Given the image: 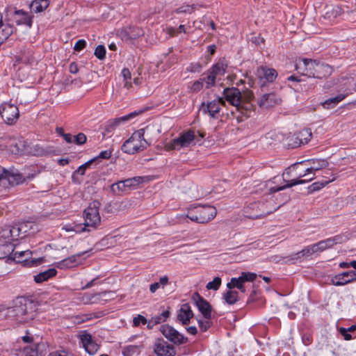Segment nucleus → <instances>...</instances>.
Returning <instances> with one entry per match:
<instances>
[{
	"label": "nucleus",
	"mask_w": 356,
	"mask_h": 356,
	"mask_svg": "<svg viewBox=\"0 0 356 356\" xmlns=\"http://www.w3.org/2000/svg\"><path fill=\"white\" fill-rule=\"evenodd\" d=\"M303 163H308L310 165V166L306 169L303 175H300L298 179L287 181V183L284 186L271 187L269 189L270 194L277 193L298 184H302L305 182L310 181L314 178V173L316 171L325 168L328 165L327 161L325 159H313L305 161Z\"/></svg>",
	"instance_id": "1"
},
{
	"label": "nucleus",
	"mask_w": 356,
	"mask_h": 356,
	"mask_svg": "<svg viewBox=\"0 0 356 356\" xmlns=\"http://www.w3.org/2000/svg\"><path fill=\"white\" fill-rule=\"evenodd\" d=\"M296 70L302 75L320 79L327 77L332 72L329 65L309 58H302L297 61Z\"/></svg>",
	"instance_id": "2"
},
{
	"label": "nucleus",
	"mask_w": 356,
	"mask_h": 356,
	"mask_svg": "<svg viewBox=\"0 0 356 356\" xmlns=\"http://www.w3.org/2000/svg\"><path fill=\"white\" fill-rule=\"evenodd\" d=\"M146 129H147V127L134 131L131 137L122 144V151L128 154H134L146 149L149 145L144 138Z\"/></svg>",
	"instance_id": "3"
},
{
	"label": "nucleus",
	"mask_w": 356,
	"mask_h": 356,
	"mask_svg": "<svg viewBox=\"0 0 356 356\" xmlns=\"http://www.w3.org/2000/svg\"><path fill=\"white\" fill-rule=\"evenodd\" d=\"M217 211L210 205H197L188 209L186 217L197 223H207L216 216Z\"/></svg>",
	"instance_id": "4"
},
{
	"label": "nucleus",
	"mask_w": 356,
	"mask_h": 356,
	"mask_svg": "<svg viewBox=\"0 0 356 356\" xmlns=\"http://www.w3.org/2000/svg\"><path fill=\"white\" fill-rule=\"evenodd\" d=\"M101 203L98 200L90 202L83 211L84 223L81 232H90L96 229L101 223L99 207Z\"/></svg>",
	"instance_id": "5"
},
{
	"label": "nucleus",
	"mask_w": 356,
	"mask_h": 356,
	"mask_svg": "<svg viewBox=\"0 0 356 356\" xmlns=\"http://www.w3.org/2000/svg\"><path fill=\"white\" fill-rule=\"evenodd\" d=\"M38 302L32 296H19L8 304L0 305V312L12 309L13 312H36Z\"/></svg>",
	"instance_id": "6"
},
{
	"label": "nucleus",
	"mask_w": 356,
	"mask_h": 356,
	"mask_svg": "<svg viewBox=\"0 0 356 356\" xmlns=\"http://www.w3.org/2000/svg\"><path fill=\"white\" fill-rule=\"evenodd\" d=\"M223 99L228 102L230 104L236 107V111H240L242 115L248 117V111L250 110L247 107L244 108L241 106L242 95L241 92L237 88H226L223 90Z\"/></svg>",
	"instance_id": "7"
},
{
	"label": "nucleus",
	"mask_w": 356,
	"mask_h": 356,
	"mask_svg": "<svg viewBox=\"0 0 356 356\" xmlns=\"http://www.w3.org/2000/svg\"><path fill=\"white\" fill-rule=\"evenodd\" d=\"M195 139H197V142L200 140V139L197 138L194 130L188 129L186 131H183L179 134V137L172 140L170 143H167L165 147L168 151L179 149L181 147H188Z\"/></svg>",
	"instance_id": "8"
},
{
	"label": "nucleus",
	"mask_w": 356,
	"mask_h": 356,
	"mask_svg": "<svg viewBox=\"0 0 356 356\" xmlns=\"http://www.w3.org/2000/svg\"><path fill=\"white\" fill-rule=\"evenodd\" d=\"M144 177L137 176L132 178L121 180L113 184L111 186V191L115 195H120L134 189L137 186L143 181Z\"/></svg>",
	"instance_id": "9"
},
{
	"label": "nucleus",
	"mask_w": 356,
	"mask_h": 356,
	"mask_svg": "<svg viewBox=\"0 0 356 356\" xmlns=\"http://www.w3.org/2000/svg\"><path fill=\"white\" fill-rule=\"evenodd\" d=\"M10 186H15L22 184L25 182L22 172L18 169L11 167L9 169H3L2 173L0 174V183Z\"/></svg>",
	"instance_id": "10"
},
{
	"label": "nucleus",
	"mask_w": 356,
	"mask_h": 356,
	"mask_svg": "<svg viewBox=\"0 0 356 356\" xmlns=\"http://www.w3.org/2000/svg\"><path fill=\"white\" fill-rule=\"evenodd\" d=\"M0 115L7 124L12 125L19 118V111L15 104L4 102L0 106Z\"/></svg>",
	"instance_id": "11"
},
{
	"label": "nucleus",
	"mask_w": 356,
	"mask_h": 356,
	"mask_svg": "<svg viewBox=\"0 0 356 356\" xmlns=\"http://www.w3.org/2000/svg\"><path fill=\"white\" fill-rule=\"evenodd\" d=\"M277 72L274 68L267 66H259L256 71V76L258 78L261 88H264L268 83H273L277 77Z\"/></svg>",
	"instance_id": "12"
},
{
	"label": "nucleus",
	"mask_w": 356,
	"mask_h": 356,
	"mask_svg": "<svg viewBox=\"0 0 356 356\" xmlns=\"http://www.w3.org/2000/svg\"><path fill=\"white\" fill-rule=\"evenodd\" d=\"M245 217L250 219H259L268 216V212L262 207V201H257L250 203L244 208Z\"/></svg>",
	"instance_id": "13"
},
{
	"label": "nucleus",
	"mask_w": 356,
	"mask_h": 356,
	"mask_svg": "<svg viewBox=\"0 0 356 356\" xmlns=\"http://www.w3.org/2000/svg\"><path fill=\"white\" fill-rule=\"evenodd\" d=\"M161 332L168 340L175 344H183L187 341V338L184 337L178 331L168 325H163L160 327Z\"/></svg>",
	"instance_id": "14"
},
{
	"label": "nucleus",
	"mask_w": 356,
	"mask_h": 356,
	"mask_svg": "<svg viewBox=\"0 0 356 356\" xmlns=\"http://www.w3.org/2000/svg\"><path fill=\"white\" fill-rule=\"evenodd\" d=\"M0 250L4 252V254L1 257V258L9 256L10 259H12L17 263H22L26 261V259H24L23 257L24 256H31L32 254L30 250L15 252L11 245H2L0 246Z\"/></svg>",
	"instance_id": "15"
},
{
	"label": "nucleus",
	"mask_w": 356,
	"mask_h": 356,
	"mask_svg": "<svg viewBox=\"0 0 356 356\" xmlns=\"http://www.w3.org/2000/svg\"><path fill=\"white\" fill-rule=\"evenodd\" d=\"M138 114L137 112L134 111L126 115L108 120L104 126V135L112 133L120 124L129 122Z\"/></svg>",
	"instance_id": "16"
},
{
	"label": "nucleus",
	"mask_w": 356,
	"mask_h": 356,
	"mask_svg": "<svg viewBox=\"0 0 356 356\" xmlns=\"http://www.w3.org/2000/svg\"><path fill=\"white\" fill-rule=\"evenodd\" d=\"M339 94L334 97L326 99L323 104L325 108H330L337 106L340 102L343 100L348 95L352 94V88L350 87H342L337 90Z\"/></svg>",
	"instance_id": "17"
},
{
	"label": "nucleus",
	"mask_w": 356,
	"mask_h": 356,
	"mask_svg": "<svg viewBox=\"0 0 356 356\" xmlns=\"http://www.w3.org/2000/svg\"><path fill=\"white\" fill-rule=\"evenodd\" d=\"M12 8H7L6 9V13L8 14L13 13L15 15V22L17 25H26L29 27L32 26L33 23V16L30 15L27 12L24 11L23 10H14Z\"/></svg>",
	"instance_id": "18"
},
{
	"label": "nucleus",
	"mask_w": 356,
	"mask_h": 356,
	"mask_svg": "<svg viewBox=\"0 0 356 356\" xmlns=\"http://www.w3.org/2000/svg\"><path fill=\"white\" fill-rule=\"evenodd\" d=\"M356 281V270H348L336 275L332 278V283L334 286H343Z\"/></svg>",
	"instance_id": "19"
},
{
	"label": "nucleus",
	"mask_w": 356,
	"mask_h": 356,
	"mask_svg": "<svg viewBox=\"0 0 356 356\" xmlns=\"http://www.w3.org/2000/svg\"><path fill=\"white\" fill-rule=\"evenodd\" d=\"M144 35V31L136 26L125 27L120 32V37L124 41L136 40Z\"/></svg>",
	"instance_id": "20"
},
{
	"label": "nucleus",
	"mask_w": 356,
	"mask_h": 356,
	"mask_svg": "<svg viewBox=\"0 0 356 356\" xmlns=\"http://www.w3.org/2000/svg\"><path fill=\"white\" fill-rule=\"evenodd\" d=\"M312 137V133L310 129H303L301 131L296 133L293 136L294 140L292 146L297 147L302 145L308 143Z\"/></svg>",
	"instance_id": "21"
},
{
	"label": "nucleus",
	"mask_w": 356,
	"mask_h": 356,
	"mask_svg": "<svg viewBox=\"0 0 356 356\" xmlns=\"http://www.w3.org/2000/svg\"><path fill=\"white\" fill-rule=\"evenodd\" d=\"M80 339L83 348L89 355H95L97 352L99 345L92 339L90 334L83 333L81 334Z\"/></svg>",
	"instance_id": "22"
},
{
	"label": "nucleus",
	"mask_w": 356,
	"mask_h": 356,
	"mask_svg": "<svg viewBox=\"0 0 356 356\" xmlns=\"http://www.w3.org/2000/svg\"><path fill=\"white\" fill-rule=\"evenodd\" d=\"M16 227L10 226H4L0 228V242L4 243L3 245H8L12 241L15 240L17 236Z\"/></svg>",
	"instance_id": "23"
},
{
	"label": "nucleus",
	"mask_w": 356,
	"mask_h": 356,
	"mask_svg": "<svg viewBox=\"0 0 356 356\" xmlns=\"http://www.w3.org/2000/svg\"><path fill=\"white\" fill-rule=\"evenodd\" d=\"M280 101L275 93L271 92L263 95L258 104L259 107L270 108L280 104Z\"/></svg>",
	"instance_id": "24"
},
{
	"label": "nucleus",
	"mask_w": 356,
	"mask_h": 356,
	"mask_svg": "<svg viewBox=\"0 0 356 356\" xmlns=\"http://www.w3.org/2000/svg\"><path fill=\"white\" fill-rule=\"evenodd\" d=\"M154 352L158 356H173L172 347L161 339L156 341L154 345Z\"/></svg>",
	"instance_id": "25"
},
{
	"label": "nucleus",
	"mask_w": 356,
	"mask_h": 356,
	"mask_svg": "<svg viewBox=\"0 0 356 356\" xmlns=\"http://www.w3.org/2000/svg\"><path fill=\"white\" fill-rule=\"evenodd\" d=\"M192 302L196 305L199 312H211L212 307L210 303L201 296L197 292L193 294L191 297Z\"/></svg>",
	"instance_id": "26"
},
{
	"label": "nucleus",
	"mask_w": 356,
	"mask_h": 356,
	"mask_svg": "<svg viewBox=\"0 0 356 356\" xmlns=\"http://www.w3.org/2000/svg\"><path fill=\"white\" fill-rule=\"evenodd\" d=\"M55 152L54 147L36 144L31 148V154L35 156H46Z\"/></svg>",
	"instance_id": "27"
},
{
	"label": "nucleus",
	"mask_w": 356,
	"mask_h": 356,
	"mask_svg": "<svg viewBox=\"0 0 356 356\" xmlns=\"http://www.w3.org/2000/svg\"><path fill=\"white\" fill-rule=\"evenodd\" d=\"M225 102L223 98L218 97L213 101L208 102L207 109L213 118H218V114L220 111V106L225 105Z\"/></svg>",
	"instance_id": "28"
},
{
	"label": "nucleus",
	"mask_w": 356,
	"mask_h": 356,
	"mask_svg": "<svg viewBox=\"0 0 356 356\" xmlns=\"http://www.w3.org/2000/svg\"><path fill=\"white\" fill-rule=\"evenodd\" d=\"M85 253L86 252H81L77 253L76 254H74L67 258H65L60 261L57 262L56 267L60 269H65L75 266L77 264L76 258L82 257Z\"/></svg>",
	"instance_id": "29"
},
{
	"label": "nucleus",
	"mask_w": 356,
	"mask_h": 356,
	"mask_svg": "<svg viewBox=\"0 0 356 356\" xmlns=\"http://www.w3.org/2000/svg\"><path fill=\"white\" fill-rule=\"evenodd\" d=\"M227 67V61L225 59H220L208 70L217 78L218 76H224Z\"/></svg>",
	"instance_id": "30"
},
{
	"label": "nucleus",
	"mask_w": 356,
	"mask_h": 356,
	"mask_svg": "<svg viewBox=\"0 0 356 356\" xmlns=\"http://www.w3.org/2000/svg\"><path fill=\"white\" fill-rule=\"evenodd\" d=\"M264 304V300L259 296L258 292L255 290L252 291L247 301L249 309H259Z\"/></svg>",
	"instance_id": "31"
},
{
	"label": "nucleus",
	"mask_w": 356,
	"mask_h": 356,
	"mask_svg": "<svg viewBox=\"0 0 356 356\" xmlns=\"http://www.w3.org/2000/svg\"><path fill=\"white\" fill-rule=\"evenodd\" d=\"M25 182L27 180L33 179L37 175L40 173V170L36 165H28L22 168V171Z\"/></svg>",
	"instance_id": "32"
},
{
	"label": "nucleus",
	"mask_w": 356,
	"mask_h": 356,
	"mask_svg": "<svg viewBox=\"0 0 356 356\" xmlns=\"http://www.w3.org/2000/svg\"><path fill=\"white\" fill-rule=\"evenodd\" d=\"M57 274V270L55 268H49L47 270L40 273L34 277V280L37 283H42L44 281L48 280L49 278H51L56 276Z\"/></svg>",
	"instance_id": "33"
},
{
	"label": "nucleus",
	"mask_w": 356,
	"mask_h": 356,
	"mask_svg": "<svg viewBox=\"0 0 356 356\" xmlns=\"http://www.w3.org/2000/svg\"><path fill=\"white\" fill-rule=\"evenodd\" d=\"M49 5L48 0H34L30 5L31 10L39 13L46 10Z\"/></svg>",
	"instance_id": "34"
},
{
	"label": "nucleus",
	"mask_w": 356,
	"mask_h": 356,
	"mask_svg": "<svg viewBox=\"0 0 356 356\" xmlns=\"http://www.w3.org/2000/svg\"><path fill=\"white\" fill-rule=\"evenodd\" d=\"M244 281L241 280V276L238 277H232L229 282L227 284V287L229 289L237 288L242 293L245 292V287L244 286Z\"/></svg>",
	"instance_id": "35"
},
{
	"label": "nucleus",
	"mask_w": 356,
	"mask_h": 356,
	"mask_svg": "<svg viewBox=\"0 0 356 356\" xmlns=\"http://www.w3.org/2000/svg\"><path fill=\"white\" fill-rule=\"evenodd\" d=\"M203 75H205V76L201 78V79L205 84L207 89H209L216 85V77L211 73L210 70H207Z\"/></svg>",
	"instance_id": "36"
},
{
	"label": "nucleus",
	"mask_w": 356,
	"mask_h": 356,
	"mask_svg": "<svg viewBox=\"0 0 356 356\" xmlns=\"http://www.w3.org/2000/svg\"><path fill=\"white\" fill-rule=\"evenodd\" d=\"M223 298L227 304L234 305L238 300V293L229 289L223 294Z\"/></svg>",
	"instance_id": "37"
},
{
	"label": "nucleus",
	"mask_w": 356,
	"mask_h": 356,
	"mask_svg": "<svg viewBox=\"0 0 356 356\" xmlns=\"http://www.w3.org/2000/svg\"><path fill=\"white\" fill-rule=\"evenodd\" d=\"M33 223L29 221H26L19 224V225L16 227L17 236H19V234H23L24 235L22 237H24L28 234H29V231L32 228Z\"/></svg>",
	"instance_id": "38"
},
{
	"label": "nucleus",
	"mask_w": 356,
	"mask_h": 356,
	"mask_svg": "<svg viewBox=\"0 0 356 356\" xmlns=\"http://www.w3.org/2000/svg\"><path fill=\"white\" fill-rule=\"evenodd\" d=\"M203 314L202 319L197 320L199 326L202 331H206L210 327L209 319L211 317V313H202Z\"/></svg>",
	"instance_id": "39"
},
{
	"label": "nucleus",
	"mask_w": 356,
	"mask_h": 356,
	"mask_svg": "<svg viewBox=\"0 0 356 356\" xmlns=\"http://www.w3.org/2000/svg\"><path fill=\"white\" fill-rule=\"evenodd\" d=\"M121 74L124 79V88L128 90L130 89L132 87L131 82V74L130 70L128 68H124L121 72Z\"/></svg>",
	"instance_id": "40"
},
{
	"label": "nucleus",
	"mask_w": 356,
	"mask_h": 356,
	"mask_svg": "<svg viewBox=\"0 0 356 356\" xmlns=\"http://www.w3.org/2000/svg\"><path fill=\"white\" fill-rule=\"evenodd\" d=\"M353 81L354 80L351 77H341L339 79L338 86H337V90L341 89L342 87H350L353 91L354 90L355 87V83H353Z\"/></svg>",
	"instance_id": "41"
},
{
	"label": "nucleus",
	"mask_w": 356,
	"mask_h": 356,
	"mask_svg": "<svg viewBox=\"0 0 356 356\" xmlns=\"http://www.w3.org/2000/svg\"><path fill=\"white\" fill-rule=\"evenodd\" d=\"M262 207L264 211L266 210V211L268 212V215H269L275 211L279 208V206H277L275 204H274L273 200H267L266 202L262 201Z\"/></svg>",
	"instance_id": "42"
},
{
	"label": "nucleus",
	"mask_w": 356,
	"mask_h": 356,
	"mask_svg": "<svg viewBox=\"0 0 356 356\" xmlns=\"http://www.w3.org/2000/svg\"><path fill=\"white\" fill-rule=\"evenodd\" d=\"M221 285V278L219 277H215L213 281L207 283L206 288L208 290H218Z\"/></svg>",
	"instance_id": "43"
},
{
	"label": "nucleus",
	"mask_w": 356,
	"mask_h": 356,
	"mask_svg": "<svg viewBox=\"0 0 356 356\" xmlns=\"http://www.w3.org/2000/svg\"><path fill=\"white\" fill-rule=\"evenodd\" d=\"M106 48L104 45H98L94 52L95 56L99 60H103L106 57Z\"/></svg>",
	"instance_id": "44"
},
{
	"label": "nucleus",
	"mask_w": 356,
	"mask_h": 356,
	"mask_svg": "<svg viewBox=\"0 0 356 356\" xmlns=\"http://www.w3.org/2000/svg\"><path fill=\"white\" fill-rule=\"evenodd\" d=\"M193 316V313H179L177 315V320L181 322L182 324L186 325L190 322V319Z\"/></svg>",
	"instance_id": "45"
},
{
	"label": "nucleus",
	"mask_w": 356,
	"mask_h": 356,
	"mask_svg": "<svg viewBox=\"0 0 356 356\" xmlns=\"http://www.w3.org/2000/svg\"><path fill=\"white\" fill-rule=\"evenodd\" d=\"M87 141V137L83 133H79L77 135L74 136L73 143L77 145H82Z\"/></svg>",
	"instance_id": "46"
},
{
	"label": "nucleus",
	"mask_w": 356,
	"mask_h": 356,
	"mask_svg": "<svg viewBox=\"0 0 356 356\" xmlns=\"http://www.w3.org/2000/svg\"><path fill=\"white\" fill-rule=\"evenodd\" d=\"M204 87V83L202 80L199 79L198 80L194 81L191 86H189L190 90L193 92H197L200 91Z\"/></svg>",
	"instance_id": "47"
},
{
	"label": "nucleus",
	"mask_w": 356,
	"mask_h": 356,
	"mask_svg": "<svg viewBox=\"0 0 356 356\" xmlns=\"http://www.w3.org/2000/svg\"><path fill=\"white\" fill-rule=\"evenodd\" d=\"M241 279L245 282H253L257 278V274L250 272H242Z\"/></svg>",
	"instance_id": "48"
},
{
	"label": "nucleus",
	"mask_w": 356,
	"mask_h": 356,
	"mask_svg": "<svg viewBox=\"0 0 356 356\" xmlns=\"http://www.w3.org/2000/svg\"><path fill=\"white\" fill-rule=\"evenodd\" d=\"M194 10V5H182L177 8L175 12L179 13H191Z\"/></svg>",
	"instance_id": "49"
},
{
	"label": "nucleus",
	"mask_w": 356,
	"mask_h": 356,
	"mask_svg": "<svg viewBox=\"0 0 356 356\" xmlns=\"http://www.w3.org/2000/svg\"><path fill=\"white\" fill-rule=\"evenodd\" d=\"M138 352V347L136 346H128L124 348V356H132L134 354Z\"/></svg>",
	"instance_id": "50"
},
{
	"label": "nucleus",
	"mask_w": 356,
	"mask_h": 356,
	"mask_svg": "<svg viewBox=\"0 0 356 356\" xmlns=\"http://www.w3.org/2000/svg\"><path fill=\"white\" fill-rule=\"evenodd\" d=\"M301 252H302V256H303L304 258L305 259V258L311 256L312 254L316 253V251H315L314 247L312 244V245L306 246L305 248H303L301 250Z\"/></svg>",
	"instance_id": "51"
},
{
	"label": "nucleus",
	"mask_w": 356,
	"mask_h": 356,
	"mask_svg": "<svg viewBox=\"0 0 356 356\" xmlns=\"http://www.w3.org/2000/svg\"><path fill=\"white\" fill-rule=\"evenodd\" d=\"M288 261H292L295 263L296 261H302L305 259L304 257L302 256L301 251H299L296 253L291 254L288 257Z\"/></svg>",
	"instance_id": "52"
},
{
	"label": "nucleus",
	"mask_w": 356,
	"mask_h": 356,
	"mask_svg": "<svg viewBox=\"0 0 356 356\" xmlns=\"http://www.w3.org/2000/svg\"><path fill=\"white\" fill-rule=\"evenodd\" d=\"M202 65L200 63H191L187 70L191 72H200L202 70Z\"/></svg>",
	"instance_id": "53"
},
{
	"label": "nucleus",
	"mask_w": 356,
	"mask_h": 356,
	"mask_svg": "<svg viewBox=\"0 0 356 356\" xmlns=\"http://www.w3.org/2000/svg\"><path fill=\"white\" fill-rule=\"evenodd\" d=\"M169 314L170 313H161L159 316L154 317L152 321H154V324L164 322L168 318Z\"/></svg>",
	"instance_id": "54"
},
{
	"label": "nucleus",
	"mask_w": 356,
	"mask_h": 356,
	"mask_svg": "<svg viewBox=\"0 0 356 356\" xmlns=\"http://www.w3.org/2000/svg\"><path fill=\"white\" fill-rule=\"evenodd\" d=\"M316 252H323L325 250H327L325 242L324 240H322L316 243L313 244Z\"/></svg>",
	"instance_id": "55"
},
{
	"label": "nucleus",
	"mask_w": 356,
	"mask_h": 356,
	"mask_svg": "<svg viewBox=\"0 0 356 356\" xmlns=\"http://www.w3.org/2000/svg\"><path fill=\"white\" fill-rule=\"evenodd\" d=\"M86 46V42L85 40L81 39L76 42L74 49L76 51H80L83 50Z\"/></svg>",
	"instance_id": "56"
},
{
	"label": "nucleus",
	"mask_w": 356,
	"mask_h": 356,
	"mask_svg": "<svg viewBox=\"0 0 356 356\" xmlns=\"http://www.w3.org/2000/svg\"><path fill=\"white\" fill-rule=\"evenodd\" d=\"M340 8L339 7L332 8L330 10H328L325 13V17L330 18L331 16L334 17H337V16L339 14Z\"/></svg>",
	"instance_id": "57"
},
{
	"label": "nucleus",
	"mask_w": 356,
	"mask_h": 356,
	"mask_svg": "<svg viewBox=\"0 0 356 356\" xmlns=\"http://www.w3.org/2000/svg\"><path fill=\"white\" fill-rule=\"evenodd\" d=\"M133 323L135 326H138L140 324L145 325L147 323V319L144 316L138 315L134 318Z\"/></svg>",
	"instance_id": "58"
},
{
	"label": "nucleus",
	"mask_w": 356,
	"mask_h": 356,
	"mask_svg": "<svg viewBox=\"0 0 356 356\" xmlns=\"http://www.w3.org/2000/svg\"><path fill=\"white\" fill-rule=\"evenodd\" d=\"M25 356H37V350L33 347H26L24 348Z\"/></svg>",
	"instance_id": "59"
},
{
	"label": "nucleus",
	"mask_w": 356,
	"mask_h": 356,
	"mask_svg": "<svg viewBox=\"0 0 356 356\" xmlns=\"http://www.w3.org/2000/svg\"><path fill=\"white\" fill-rule=\"evenodd\" d=\"M328 182L327 181H325V183H323V182H315V183H313L310 186H309V189L310 191H318L320 190L321 188H322L323 187L325 186V185L326 184H327Z\"/></svg>",
	"instance_id": "60"
},
{
	"label": "nucleus",
	"mask_w": 356,
	"mask_h": 356,
	"mask_svg": "<svg viewBox=\"0 0 356 356\" xmlns=\"http://www.w3.org/2000/svg\"><path fill=\"white\" fill-rule=\"evenodd\" d=\"M111 154H112V152L110 151V150H104V151H102L99 154L95 157V160H97V159H108L111 158Z\"/></svg>",
	"instance_id": "61"
},
{
	"label": "nucleus",
	"mask_w": 356,
	"mask_h": 356,
	"mask_svg": "<svg viewBox=\"0 0 356 356\" xmlns=\"http://www.w3.org/2000/svg\"><path fill=\"white\" fill-rule=\"evenodd\" d=\"M332 238L333 240L334 245L341 244V243L346 242V238L344 236H343L342 234L336 235V236L332 237Z\"/></svg>",
	"instance_id": "62"
},
{
	"label": "nucleus",
	"mask_w": 356,
	"mask_h": 356,
	"mask_svg": "<svg viewBox=\"0 0 356 356\" xmlns=\"http://www.w3.org/2000/svg\"><path fill=\"white\" fill-rule=\"evenodd\" d=\"M69 71L72 74H76L79 72V67L76 62H72L70 64Z\"/></svg>",
	"instance_id": "63"
},
{
	"label": "nucleus",
	"mask_w": 356,
	"mask_h": 356,
	"mask_svg": "<svg viewBox=\"0 0 356 356\" xmlns=\"http://www.w3.org/2000/svg\"><path fill=\"white\" fill-rule=\"evenodd\" d=\"M49 356H72V355L65 350H60L51 353Z\"/></svg>",
	"instance_id": "64"
}]
</instances>
